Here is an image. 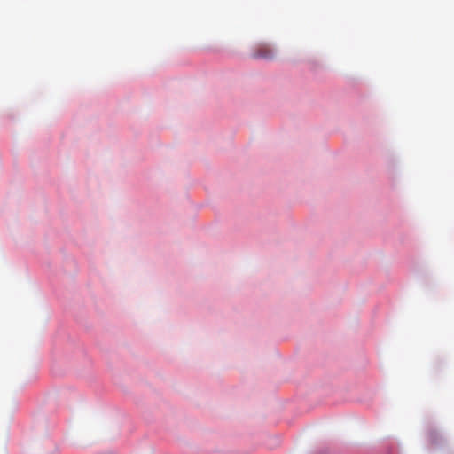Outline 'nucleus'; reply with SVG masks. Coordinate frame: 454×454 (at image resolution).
<instances>
[{
    "instance_id": "1",
    "label": "nucleus",
    "mask_w": 454,
    "mask_h": 454,
    "mask_svg": "<svg viewBox=\"0 0 454 454\" xmlns=\"http://www.w3.org/2000/svg\"><path fill=\"white\" fill-rule=\"evenodd\" d=\"M254 59H270L273 58V51L267 44H260L253 53Z\"/></svg>"
}]
</instances>
